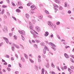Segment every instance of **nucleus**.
I'll return each instance as SVG.
<instances>
[{"mask_svg": "<svg viewBox=\"0 0 74 74\" xmlns=\"http://www.w3.org/2000/svg\"><path fill=\"white\" fill-rule=\"evenodd\" d=\"M19 67H20L21 68H22V65L20 63H19Z\"/></svg>", "mask_w": 74, "mask_h": 74, "instance_id": "obj_43", "label": "nucleus"}, {"mask_svg": "<svg viewBox=\"0 0 74 74\" xmlns=\"http://www.w3.org/2000/svg\"><path fill=\"white\" fill-rule=\"evenodd\" d=\"M46 50V49H45V48H44V49H43V53L44 54H45V53H46V51H45V50Z\"/></svg>", "mask_w": 74, "mask_h": 74, "instance_id": "obj_14", "label": "nucleus"}, {"mask_svg": "<svg viewBox=\"0 0 74 74\" xmlns=\"http://www.w3.org/2000/svg\"><path fill=\"white\" fill-rule=\"evenodd\" d=\"M67 68V67L66 66H64V70H66V69Z\"/></svg>", "mask_w": 74, "mask_h": 74, "instance_id": "obj_34", "label": "nucleus"}, {"mask_svg": "<svg viewBox=\"0 0 74 74\" xmlns=\"http://www.w3.org/2000/svg\"><path fill=\"white\" fill-rule=\"evenodd\" d=\"M18 5H20V6L22 5V4L21 3V2L20 1H18Z\"/></svg>", "mask_w": 74, "mask_h": 74, "instance_id": "obj_23", "label": "nucleus"}, {"mask_svg": "<svg viewBox=\"0 0 74 74\" xmlns=\"http://www.w3.org/2000/svg\"><path fill=\"white\" fill-rule=\"evenodd\" d=\"M7 69L8 70V71H10L11 70V69H10L9 68H7Z\"/></svg>", "mask_w": 74, "mask_h": 74, "instance_id": "obj_36", "label": "nucleus"}, {"mask_svg": "<svg viewBox=\"0 0 74 74\" xmlns=\"http://www.w3.org/2000/svg\"><path fill=\"white\" fill-rule=\"evenodd\" d=\"M67 3L66 2H65L64 3V7H66L67 6Z\"/></svg>", "mask_w": 74, "mask_h": 74, "instance_id": "obj_15", "label": "nucleus"}, {"mask_svg": "<svg viewBox=\"0 0 74 74\" xmlns=\"http://www.w3.org/2000/svg\"><path fill=\"white\" fill-rule=\"evenodd\" d=\"M32 22L33 23H35L36 22V21L35 20H33L32 21Z\"/></svg>", "mask_w": 74, "mask_h": 74, "instance_id": "obj_16", "label": "nucleus"}, {"mask_svg": "<svg viewBox=\"0 0 74 74\" xmlns=\"http://www.w3.org/2000/svg\"><path fill=\"white\" fill-rule=\"evenodd\" d=\"M35 45L34 46L36 47V48H37V45L34 44Z\"/></svg>", "mask_w": 74, "mask_h": 74, "instance_id": "obj_53", "label": "nucleus"}, {"mask_svg": "<svg viewBox=\"0 0 74 74\" xmlns=\"http://www.w3.org/2000/svg\"><path fill=\"white\" fill-rule=\"evenodd\" d=\"M14 37L15 40H16V39H17V38L16 37V36H14Z\"/></svg>", "mask_w": 74, "mask_h": 74, "instance_id": "obj_33", "label": "nucleus"}, {"mask_svg": "<svg viewBox=\"0 0 74 74\" xmlns=\"http://www.w3.org/2000/svg\"><path fill=\"white\" fill-rule=\"evenodd\" d=\"M38 62H41V60H40V59H38Z\"/></svg>", "mask_w": 74, "mask_h": 74, "instance_id": "obj_64", "label": "nucleus"}, {"mask_svg": "<svg viewBox=\"0 0 74 74\" xmlns=\"http://www.w3.org/2000/svg\"><path fill=\"white\" fill-rule=\"evenodd\" d=\"M46 34H47V35H49V32H45Z\"/></svg>", "mask_w": 74, "mask_h": 74, "instance_id": "obj_37", "label": "nucleus"}, {"mask_svg": "<svg viewBox=\"0 0 74 74\" xmlns=\"http://www.w3.org/2000/svg\"><path fill=\"white\" fill-rule=\"evenodd\" d=\"M4 29L6 30V31H8V30H7V27L6 26H4Z\"/></svg>", "mask_w": 74, "mask_h": 74, "instance_id": "obj_20", "label": "nucleus"}, {"mask_svg": "<svg viewBox=\"0 0 74 74\" xmlns=\"http://www.w3.org/2000/svg\"><path fill=\"white\" fill-rule=\"evenodd\" d=\"M9 36H10V37H11V35H12V33H9Z\"/></svg>", "mask_w": 74, "mask_h": 74, "instance_id": "obj_61", "label": "nucleus"}, {"mask_svg": "<svg viewBox=\"0 0 74 74\" xmlns=\"http://www.w3.org/2000/svg\"><path fill=\"white\" fill-rule=\"evenodd\" d=\"M71 69L73 70V69H74V66H72L71 67Z\"/></svg>", "mask_w": 74, "mask_h": 74, "instance_id": "obj_39", "label": "nucleus"}, {"mask_svg": "<svg viewBox=\"0 0 74 74\" xmlns=\"http://www.w3.org/2000/svg\"><path fill=\"white\" fill-rule=\"evenodd\" d=\"M4 13V10H2L1 11V14H3Z\"/></svg>", "mask_w": 74, "mask_h": 74, "instance_id": "obj_18", "label": "nucleus"}, {"mask_svg": "<svg viewBox=\"0 0 74 74\" xmlns=\"http://www.w3.org/2000/svg\"><path fill=\"white\" fill-rule=\"evenodd\" d=\"M24 56L25 57L26 59H28V56L26 54H24Z\"/></svg>", "mask_w": 74, "mask_h": 74, "instance_id": "obj_10", "label": "nucleus"}, {"mask_svg": "<svg viewBox=\"0 0 74 74\" xmlns=\"http://www.w3.org/2000/svg\"><path fill=\"white\" fill-rule=\"evenodd\" d=\"M51 74H55V72L53 71L51 72Z\"/></svg>", "mask_w": 74, "mask_h": 74, "instance_id": "obj_57", "label": "nucleus"}, {"mask_svg": "<svg viewBox=\"0 0 74 74\" xmlns=\"http://www.w3.org/2000/svg\"><path fill=\"white\" fill-rule=\"evenodd\" d=\"M34 5H32L31 6V8H34Z\"/></svg>", "mask_w": 74, "mask_h": 74, "instance_id": "obj_46", "label": "nucleus"}, {"mask_svg": "<svg viewBox=\"0 0 74 74\" xmlns=\"http://www.w3.org/2000/svg\"><path fill=\"white\" fill-rule=\"evenodd\" d=\"M19 73V72L18 71H15V74H18V73Z\"/></svg>", "mask_w": 74, "mask_h": 74, "instance_id": "obj_44", "label": "nucleus"}, {"mask_svg": "<svg viewBox=\"0 0 74 74\" xmlns=\"http://www.w3.org/2000/svg\"><path fill=\"white\" fill-rule=\"evenodd\" d=\"M40 45H41L42 46H45V43H44V42L41 43Z\"/></svg>", "mask_w": 74, "mask_h": 74, "instance_id": "obj_13", "label": "nucleus"}, {"mask_svg": "<svg viewBox=\"0 0 74 74\" xmlns=\"http://www.w3.org/2000/svg\"><path fill=\"white\" fill-rule=\"evenodd\" d=\"M16 11L17 12H20L21 11L20 10H19V9H18L16 10Z\"/></svg>", "mask_w": 74, "mask_h": 74, "instance_id": "obj_11", "label": "nucleus"}, {"mask_svg": "<svg viewBox=\"0 0 74 74\" xmlns=\"http://www.w3.org/2000/svg\"><path fill=\"white\" fill-rule=\"evenodd\" d=\"M18 8L21 9V8H23V7L21 6H20L18 7Z\"/></svg>", "mask_w": 74, "mask_h": 74, "instance_id": "obj_45", "label": "nucleus"}, {"mask_svg": "<svg viewBox=\"0 0 74 74\" xmlns=\"http://www.w3.org/2000/svg\"><path fill=\"white\" fill-rule=\"evenodd\" d=\"M68 13L69 14H71V12L70 10H69L68 11Z\"/></svg>", "mask_w": 74, "mask_h": 74, "instance_id": "obj_38", "label": "nucleus"}, {"mask_svg": "<svg viewBox=\"0 0 74 74\" xmlns=\"http://www.w3.org/2000/svg\"><path fill=\"white\" fill-rule=\"evenodd\" d=\"M11 60H14V59L12 57L11 58Z\"/></svg>", "mask_w": 74, "mask_h": 74, "instance_id": "obj_63", "label": "nucleus"}, {"mask_svg": "<svg viewBox=\"0 0 74 74\" xmlns=\"http://www.w3.org/2000/svg\"><path fill=\"white\" fill-rule=\"evenodd\" d=\"M12 5H13V6H16V5H15V3H14V2H12Z\"/></svg>", "mask_w": 74, "mask_h": 74, "instance_id": "obj_27", "label": "nucleus"}, {"mask_svg": "<svg viewBox=\"0 0 74 74\" xmlns=\"http://www.w3.org/2000/svg\"><path fill=\"white\" fill-rule=\"evenodd\" d=\"M42 72L44 73V71H45V70H44V68H42Z\"/></svg>", "mask_w": 74, "mask_h": 74, "instance_id": "obj_30", "label": "nucleus"}, {"mask_svg": "<svg viewBox=\"0 0 74 74\" xmlns=\"http://www.w3.org/2000/svg\"><path fill=\"white\" fill-rule=\"evenodd\" d=\"M57 67V69L58 70H59V71H60V69H59V66H58Z\"/></svg>", "mask_w": 74, "mask_h": 74, "instance_id": "obj_55", "label": "nucleus"}, {"mask_svg": "<svg viewBox=\"0 0 74 74\" xmlns=\"http://www.w3.org/2000/svg\"><path fill=\"white\" fill-rule=\"evenodd\" d=\"M21 59L23 62H25V59H24V58H23V57H21Z\"/></svg>", "mask_w": 74, "mask_h": 74, "instance_id": "obj_12", "label": "nucleus"}, {"mask_svg": "<svg viewBox=\"0 0 74 74\" xmlns=\"http://www.w3.org/2000/svg\"><path fill=\"white\" fill-rule=\"evenodd\" d=\"M14 45H13V44L12 45V49L13 51H14L15 50V47H14Z\"/></svg>", "mask_w": 74, "mask_h": 74, "instance_id": "obj_9", "label": "nucleus"}, {"mask_svg": "<svg viewBox=\"0 0 74 74\" xmlns=\"http://www.w3.org/2000/svg\"><path fill=\"white\" fill-rule=\"evenodd\" d=\"M25 16H26V18H27V19H29V17H30V16H29V14H26L25 15Z\"/></svg>", "mask_w": 74, "mask_h": 74, "instance_id": "obj_8", "label": "nucleus"}, {"mask_svg": "<svg viewBox=\"0 0 74 74\" xmlns=\"http://www.w3.org/2000/svg\"><path fill=\"white\" fill-rule=\"evenodd\" d=\"M53 37V34L51 35V36H50V37H51V38H52Z\"/></svg>", "mask_w": 74, "mask_h": 74, "instance_id": "obj_52", "label": "nucleus"}, {"mask_svg": "<svg viewBox=\"0 0 74 74\" xmlns=\"http://www.w3.org/2000/svg\"><path fill=\"white\" fill-rule=\"evenodd\" d=\"M6 1L8 3H10V0H6Z\"/></svg>", "mask_w": 74, "mask_h": 74, "instance_id": "obj_56", "label": "nucleus"}, {"mask_svg": "<svg viewBox=\"0 0 74 74\" xmlns=\"http://www.w3.org/2000/svg\"><path fill=\"white\" fill-rule=\"evenodd\" d=\"M57 37L60 40V36H59V34H58L57 35Z\"/></svg>", "mask_w": 74, "mask_h": 74, "instance_id": "obj_21", "label": "nucleus"}, {"mask_svg": "<svg viewBox=\"0 0 74 74\" xmlns=\"http://www.w3.org/2000/svg\"><path fill=\"white\" fill-rule=\"evenodd\" d=\"M46 67L47 68H49V63H47L46 65Z\"/></svg>", "mask_w": 74, "mask_h": 74, "instance_id": "obj_19", "label": "nucleus"}, {"mask_svg": "<svg viewBox=\"0 0 74 74\" xmlns=\"http://www.w3.org/2000/svg\"><path fill=\"white\" fill-rule=\"evenodd\" d=\"M22 39L23 40H25V38H24V37L23 36H22Z\"/></svg>", "mask_w": 74, "mask_h": 74, "instance_id": "obj_60", "label": "nucleus"}, {"mask_svg": "<svg viewBox=\"0 0 74 74\" xmlns=\"http://www.w3.org/2000/svg\"><path fill=\"white\" fill-rule=\"evenodd\" d=\"M68 71H71V69H70L68 68Z\"/></svg>", "mask_w": 74, "mask_h": 74, "instance_id": "obj_59", "label": "nucleus"}, {"mask_svg": "<svg viewBox=\"0 0 74 74\" xmlns=\"http://www.w3.org/2000/svg\"><path fill=\"white\" fill-rule=\"evenodd\" d=\"M70 60L71 61V62H72V63H74V60H73V59H72V58H71Z\"/></svg>", "mask_w": 74, "mask_h": 74, "instance_id": "obj_28", "label": "nucleus"}, {"mask_svg": "<svg viewBox=\"0 0 74 74\" xmlns=\"http://www.w3.org/2000/svg\"><path fill=\"white\" fill-rule=\"evenodd\" d=\"M8 67H11V65L10 64H9L8 66Z\"/></svg>", "mask_w": 74, "mask_h": 74, "instance_id": "obj_51", "label": "nucleus"}, {"mask_svg": "<svg viewBox=\"0 0 74 74\" xmlns=\"http://www.w3.org/2000/svg\"><path fill=\"white\" fill-rule=\"evenodd\" d=\"M64 56L66 58H69V56L66 53L64 54Z\"/></svg>", "mask_w": 74, "mask_h": 74, "instance_id": "obj_7", "label": "nucleus"}, {"mask_svg": "<svg viewBox=\"0 0 74 74\" xmlns=\"http://www.w3.org/2000/svg\"><path fill=\"white\" fill-rule=\"evenodd\" d=\"M3 39L5 40V41L6 42L7 44L9 43V40H8V39L6 38L5 37H3Z\"/></svg>", "mask_w": 74, "mask_h": 74, "instance_id": "obj_3", "label": "nucleus"}, {"mask_svg": "<svg viewBox=\"0 0 74 74\" xmlns=\"http://www.w3.org/2000/svg\"><path fill=\"white\" fill-rule=\"evenodd\" d=\"M49 44H50V45H51V46H52V44H53V43L51 42H50L49 43Z\"/></svg>", "mask_w": 74, "mask_h": 74, "instance_id": "obj_47", "label": "nucleus"}, {"mask_svg": "<svg viewBox=\"0 0 74 74\" xmlns=\"http://www.w3.org/2000/svg\"><path fill=\"white\" fill-rule=\"evenodd\" d=\"M29 60L31 63H34V61L31 59H29Z\"/></svg>", "mask_w": 74, "mask_h": 74, "instance_id": "obj_25", "label": "nucleus"}, {"mask_svg": "<svg viewBox=\"0 0 74 74\" xmlns=\"http://www.w3.org/2000/svg\"><path fill=\"white\" fill-rule=\"evenodd\" d=\"M2 7L3 8H6V7H7V6L3 5L2 6Z\"/></svg>", "mask_w": 74, "mask_h": 74, "instance_id": "obj_32", "label": "nucleus"}, {"mask_svg": "<svg viewBox=\"0 0 74 74\" xmlns=\"http://www.w3.org/2000/svg\"><path fill=\"white\" fill-rule=\"evenodd\" d=\"M35 66L36 68V70L37 71V70H38V67L36 65H35Z\"/></svg>", "mask_w": 74, "mask_h": 74, "instance_id": "obj_24", "label": "nucleus"}, {"mask_svg": "<svg viewBox=\"0 0 74 74\" xmlns=\"http://www.w3.org/2000/svg\"><path fill=\"white\" fill-rule=\"evenodd\" d=\"M53 64H52V67H55V65H53Z\"/></svg>", "mask_w": 74, "mask_h": 74, "instance_id": "obj_54", "label": "nucleus"}, {"mask_svg": "<svg viewBox=\"0 0 74 74\" xmlns=\"http://www.w3.org/2000/svg\"><path fill=\"white\" fill-rule=\"evenodd\" d=\"M12 18H13V19H14V20H15V21H16V18H15V17H13L12 16Z\"/></svg>", "mask_w": 74, "mask_h": 74, "instance_id": "obj_29", "label": "nucleus"}, {"mask_svg": "<svg viewBox=\"0 0 74 74\" xmlns=\"http://www.w3.org/2000/svg\"><path fill=\"white\" fill-rule=\"evenodd\" d=\"M13 45H14V47H16V48H17L18 49L19 48V46L17 45H16L14 44H13Z\"/></svg>", "mask_w": 74, "mask_h": 74, "instance_id": "obj_5", "label": "nucleus"}, {"mask_svg": "<svg viewBox=\"0 0 74 74\" xmlns=\"http://www.w3.org/2000/svg\"><path fill=\"white\" fill-rule=\"evenodd\" d=\"M45 12H46V13H47V14H49V12H48V11H47V10H45Z\"/></svg>", "mask_w": 74, "mask_h": 74, "instance_id": "obj_35", "label": "nucleus"}, {"mask_svg": "<svg viewBox=\"0 0 74 74\" xmlns=\"http://www.w3.org/2000/svg\"><path fill=\"white\" fill-rule=\"evenodd\" d=\"M15 56L16 57V58H18V55H17V54H16L15 55Z\"/></svg>", "mask_w": 74, "mask_h": 74, "instance_id": "obj_50", "label": "nucleus"}, {"mask_svg": "<svg viewBox=\"0 0 74 74\" xmlns=\"http://www.w3.org/2000/svg\"><path fill=\"white\" fill-rule=\"evenodd\" d=\"M29 43H30V44H32V42H31V41L30 40H29Z\"/></svg>", "mask_w": 74, "mask_h": 74, "instance_id": "obj_48", "label": "nucleus"}, {"mask_svg": "<svg viewBox=\"0 0 74 74\" xmlns=\"http://www.w3.org/2000/svg\"><path fill=\"white\" fill-rule=\"evenodd\" d=\"M38 18L40 19H42V16H39Z\"/></svg>", "mask_w": 74, "mask_h": 74, "instance_id": "obj_22", "label": "nucleus"}, {"mask_svg": "<svg viewBox=\"0 0 74 74\" xmlns=\"http://www.w3.org/2000/svg\"><path fill=\"white\" fill-rule=\"evenodd\" d=\"M45 49H46L48 51H49V49H48V47H47V46H45Z\"/></svg>", "mask_w": 74, "mask_h": 74, "instance_id": "obj_17", "label": "nucleus"}, {"mask_svg": "<svg viewBox=\"0 0 74 74\" xmlns=\"http://www.w3.org/2000/svg\"><path fill=\"white\" fill-rule=\"evenodd\" d=\"M6 58H9L10 56H8V55H6L5 56Z\"/></svg>", "mask_w": 74, "mask_h": 74, "instance_id": "obj_42", "label": "nucleus"}, {"mask_svg": "<svg viewBox=\"0 0 74 74\" xmlns=\"http://www.w3.org/2000/svg\"><path fill=\"white\" fill-rule=\"evenodd\" d=\"M18 32L20 33V34H23L24 35H25V32L23 30H22L21 31V30H18Z\"/></svg>", "mask_w": 74, "mask_h": 74, "instance_id": "obj_2", "label": "nucleus"}, {"mask_svg": "<svg viewBox=\"0 0 74 74\" xmlns=\"http://www.w3.org/2000/svg\"><path fill=\"white\" fill-rule=\"evenodd\" d=\"M53 47H54V48H55L56 47V45H55V44L53 43Z\"/></svg>", "mask_w": 74, "mask_h": 74, "instance_id": "obj_40", "label": "nucleus"}, {"mask_svg": "<svg viewBox=\"0 0 74 74\" xmlns=\"http://www.w3.org/2000/svg\"><path fill=\"white\" fill-rule=\"evenodd\" d=\"M7 13H8V16H10V13H9V12H8Z\"/></svg>", "mask_w": 74, "mask_h": 74, "instance_id": "obj_58", "label": "nucleus"}, {"mask_svg": "<svg viewBox=\"0 0 74 74\" xmlns=\"http://www.w3.org/2000/svg\"><path fill=\"white\" fill-rule=\"evenodd\" d=\"M5 63H3L4 65H5V66H7V63L6 62H5Z\"/></svg>", "mask_w": 74, "mask_h": 74, "instance_id": "obj_41", "label": "nucleus"}, {"mask_svg": "<svg viewBox=\"0 0 74 74\" xmlns=\"http://www.w3.org/2000/svg\"><path fill=\"white\" fill-rule=\"evenodd\" d=\"M59 9L60 10H63V8L61 6H60Z\"/></svg>", "mask_w": 74, "mask_h": 74, "instance_id": "obj_26", "label": "nucleus"}, {"mask_svg": "<svg viewBox=\"0 0 74 74\" xmlns=\"http://www.w3.org/2000/svg\"><path fill=\"white\" fill-rule=\"evenodd\" d=\"M1 69H0V74H3V72H2L0 71H1Z\"/></svg>", "mask_w": 74, "mask_h": 74, "instance_id": "obj_49", "label": "nucleus"}, {"mask_svg": "<svg viewBox=\"0 0 74 74\" xmlns=\"http://www.w3.org/2000/svg\"><path fill=\"white\" fill-rule=\"evenodd\" d=\"M53 6L55 7H56V4H55L53 5Z\"/></svg>", "mask_w": 74, "mask_h": 74, "instance_id": "obj_62", "label": "nucleus"}, {"mask_svg": "<svg viewBox=\"0 0 74 74\" xmlns=\"http://www.w3.org/2000/svg\"><path fill=\"white\" fill-rule=\"evenodd\" d=\"M56 24L57 25H60V22L59 21H58V22L56 23Z\"/></svg>", "mask_w": 74, "mask_h": 74, "instance_id": "obj_31", "label": "nucleus"}, {"mask_svg": "<svg viewBox=\"0 0 74 74\" xmlns=\"http://www.w3.org/2000/svg\"><path fill=\"white\" fill-rule=\"evenodd\" d=\"M48 24L50 26H52L53 25L52 23L51 22H48Z\"/></svg>", "mask_w": 74, "mask_h": 74, "instance_id": "obj_4", "label": "nucleus"}, {"mask_svg": "<svg viewBox=\"0 0 74 74\" xmlns=\"http://www.w3.org/2000/svg\"><path fill=\"white\" fill-rule=\"evenodd\" d=\"M35 29H36V30L37 31H38V32H40V29L38 27H36Z\"/></svg>", "mask_w": 74, "mask_h": 74, "instance_id": "obj_6", "label": "nucleus"}, {"mask_svg": "<svg viewBox=\"0 0 74 74\" xmlns=\"http://www.w3.org/2000/svg\"><path fill=\"white\" fill-rule=\"evenodd\" d=\"M29 25L30 26H29V28L30 29H31V30H32V29H33V24H32V23H31V22H29Z\"/></svg>", "mask_w": 74, "mask_h": 74, "instance_id": "obj_1", "label": "nucleus"}]
</instances>
